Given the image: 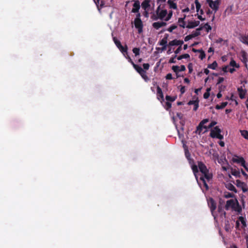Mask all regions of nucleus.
<instances>
[{"instance_id":"dca6fc26","label":"nucleus","mask_w":248,"mask_h":248,"mask_svg":"<svg viewBox=\"0 0 248 248\" xmlns=\"http://www.w3.org/2000/svg\"><path fill=\"white\" fill-rule=\"evenodd\" d=\"M172 69L174 72H175L177 74L178 72L184 71L186 70V67L183 65H181L180 67L177 65H174L172 66Z\"/></svg>"},{"instance_id":"c03bdc74","label":"nucleus","mask_w":248,"mask_h":248,"mask_svg":"<svg viewBox=\"0 0 248 248\" xmlns=\"http://www.w3.org/2000/svg\"><path fill=\"white\" fill-rule=\"evenodd\" d=\"M166 99L168 101L173 102V101L175 100V98L173 97H171V96H169V95H167V96H166Z\"/></svg>"},{"instance_id":"79ce46f5","label":"nucleus","mask_w":248,"mask_h":248,"mask_svg":"<svg viewBox=\"0 0 248 248\" xmlns=\"http://www.w3.org/2000/svg\"><path fill=\"white\" fill-rule=\"evenodd\" d=\"M202 27L205 29L207 32H209L212 30V27L208 23H206Z\"/></svg>"},{"instance_id":"e433bc0d","label":"nucleus","mask_w":248,"mask_h":248,"mask_svg":"<svg viewBox=\"0 0 248 248\" xmlns=\"http://www.w3.org/2000/svg\"><path fill=\"white\" fill-rule=\"evenodd\" d=\"M232 174L233 176H235L236 177H239L240 176V172L239 170H237L235 169L232 170Z\"/></svg>"},{"instance_id":"864d4df0","label":"nucleus","mask_w":248,"mask_h":248,"mask_svg":"<svg viewBox=\"0 0 248 248\" xmlns=\"http://www.w3.org/2000/svg\"><path fill=\"white\" fill-rule=\"evenodd\" d=\"M166 109L167 110H168L171 107V104L170 102H167L166 103Z\"/></svg>"},{"instance_id":"ea45409f","label":"nucleus","mask_w":248,"mask_h":248,"mask_svg":"<svg viewBox=\"0 0 248 248\" xmlns=\"http://www.w3.org/2000/svg\"><path fill=\"white\" fill-rule=\"evenodd\" d=\"M224 196L226 198H233L234 195L230 192H225Z\"/></svg>"},{"instance_id":"0eeeda50","label":"nucleus","mask_w":248,"mask_h":248,"mask_svg":"<svg viewBox=\"0 0 248 248\" xmlns=\"http://www.w3.org/2000/svg\"><path fill=\"white\" fill-rule=\"evenodd\" d=\"M208 205L210 209L212 215H213L214 212L217 208V205L213 198H210L208 200Z\"/></svg>"},{"instance_id":"5701e85b","label":"nucleus","mask_w":248,"mask_h":248,"mask_svg":"<svg viewBox=\"0 0 248 248\" xmlns=\"http://www.w3.org/2000/svg\"><path fill=\"white\" fill-rule=\"evenodd\" d=\"M226 187L229 190L233 191L235 193H237V191L235 186L232 184H228L226 186Z\"/></svg>"},{"instance_id":"ddd939ff","label":"nucleus","mask_w":248,"mask_h":248,"mask_svg":"<svg viewBox=\"0 0 248 248\" xmlns=\"http://www.w3.org/2000/svg\"><path fill=\"white\" fill-rule=\"evenodd\" d=\"M237 91L239 93V97L241 99L245 98L247 93L246 90L244 89L242 87H240L237 89Z\"/></svg>"},{"instance_id":"6e6552de","label":"nucleus","mask_w":248,"mask_h":248,"mask_svg":"<svg viewBox=\"0 0 248 248\" xmlns=\"http://www.w3.org/2000/svg\"><path fill=\"white\" fill-rule=\"evenodd\" d=\"M135 27L138 29V32L140 33L142 32L143 24L141 20H134Z\"/></svg>"},{"instance_id":"09e8293b","label":"nucleus","mask_w":248,"mask_h":248,"mask_svg":"<svg viewBox=\"0 0 248 248\" xmlns=\"http://www.w3.org/2000/svg\"><path fill=\"white\" fill-rule=\"evenodd\" d=\"M177 28V26L175 25H171L170 26L169 29H168V31L169 32H172L174 30H175Z\"/></svg>"},{"instance_id":"6ab92c4d","label":"nucleus","mask_w":248,"mask_h":248,"mask_svg":"<svg viewBox=\"0 0 248 248\" xmlns=\"http://www.w3.org/2000/svg\"><path fill=\"white\" fill-rule=\"evenodd\" d=\"M232 209L236 212H240L242 210L241 206L239 205L238 202L237 200H236L235 202L233 205Z\"/></svg>"},{"instance_id":"2eb2a0df","label":"nucleus","mask_w":248,"mask_h":248,"mask_svg":"<svg viewBox=\"0 0 248 248\" xmlns=\"http://www.w3.org/2000/svg\"><path fill=\"white\" fill-rule=\"evenodd\" d=\"M187 104L188 105H194L193 110L196 111L199 107V100L197 98L195 100L189 101Z\"/></svg>"},{"instance_id":"69168bd1","label":"nucleus","mask_w":248,"mask_h":248,"mask_svg":"<svg viewBox=\"0 0 248 248\" xmlns=\"http://www.w3.org/2000/svg\"><path fill=\"white\" fill-rule=\"evenodd\" d=\"M235 69L234 68H230L229 67V68L228 69V72H230L231 73H232L235 71Z\"/></svg>"},{"instance_id":"7c9ffc66","label":"nucleus","mask_w":248,"mask_h":248,"mask_svg":"<svg viewBox=\"0 0 248 248\" xmlns=\"http://www.w3.org/2000/svg\"><path fill=\"white\" fill-rule=\"evenodd\" d=\"M192 169L194 173L196 179L198 180V176L197 174L198 172V167L196 165H193L192 167Z\"/></svg>"},{"instance_id":"2f4dec72","label":"nucleus","mask_w":248,"mask_h":248,"mask_svg":"<svg viewBox=\"0 0 248 248\" xmlns=\"http://www.w3.org/2000/svg\"><path fill=\"white\" fill-rule=\"evenodd\" d=\"M240 133L242 137L248 140V131L245 130H240Z\"/></svg>"},{"instance_id":"bb28decb","label":"nucleus","mask_w":248,"mask_h":248,"mask_svg":"<svg viewBox=\"0 0 248 248\" xmlns=\"http://www.w3.org/2000/svg\"><path fill=\"white\" fill-rule=\"evenodd\" d=\"M238 220L242 224L243 228H245L247 226L246 219L244 217L242 216L239 217H238Z\"/></svg>"},{"instance_id":"338daca9","label":"nucleus","mask_w":248,"mask_h":248,"mask_svg":"<svg viewBox=\"0 0 248 248\" xmlns=\"http://www.w3.org/2000/svg\"><path fill=\"white\" fill-rule=\"evenodd\" d=\"M240 161H241V162L240 163V164L241 165V166L243 167L244 165H245L246 162L244 158L243 159H240Z\"/></svg>"},{"instance_id":"4468645a","label":"nucleus","mask_w":248,"mask_h":248,"mask_svg":"<svg viewBox=\"0 0 248 248\" xmlns=\"http://www.w3.org/2000/svg\"><path fill=\"white\" fill-rule=\"evenodd\" d=\"M184 42L183 40L174 39L171 41H170L169 43V46H182Z\"/></svg>"},{"instance_id":"4c0bfd02","label":"nucleus","mask_w":248,"mask_h":248,"mask_svg":"<svg viewBox=\"0 0 248 248\" xmlns=\"http://www.w3.org/2000/svg\"><path fill=\"white\" fill-rule=\"evenodd\" d=\"M189 55L188 54H183V55H182L181 56H179L178 58H177V59L178 60H181L183 59H187V58H189Z\"/></svg>"},{"instance_id":"cd10ccee","label":"nucleus","mask_w":248,"mask_h":248,"mask_svg":"<svg viewBox=\"0 0 248 248\" xmlns=\"http://www.w3.org/2000/svg\"><path fill=\"white\" fill-rule=\"evenodd\" d=\"M225 230L226 232H229L231 230V227L230 225L229 221L228 220H226L225 222Z\"/></svg>"},{"instance_id":"a211bd4d","label":"nucleus","mask_w":248,"mask_h":248,"mask_svg":"<svg viewBox=\"0 0 248 248\" xmlns=\"http://www.w3.org/2000/svg\"><path fill=\"white\" fill-rule=\"evenodd\" d=\"M203 27H201L199 28H197L195 31H193L191 34L189 35V36H190L192 38H194L197 37L200 35V31L202 30Z\"/></svg>"},{"instance_id":"3c124183","label":"nucleus","mask_w":248,"mask_h":248,"mask_svg":"<svg viewBox=\"0 0 248 248\" xmlns=\"http://www.w3.org/2000/svg\"><path fill=\"white\" fill-rule=\"evenodd\" d=\"M227 104L228 103L227 102L221 103V104L220 105L221 109L224 108L227 106Z\"/></svg>"},{"instance_id":"c756f323","label":"nucleus","mask_w":248,"mask_h":248,"mask_svg":"<svg viewBox=\"0 0 248 248\" xmlns=\"http://www.w3.org/2000/svg\"><path fill=\"white\" fill-rule=\"evenodd\" d=\"M121 52L124 54V53H127V46H123L121 45L120 46L118 47Z\"/></svg>"},{"instance_id":"aec40b11","label":"nucleus","mask_w":248,"mask_h":248,"mask_svg":"<svg viewBox=\"0 0 248 248\" xmlns=\"http://www.w3.org/2000/svg\"><path fill=\"white\" fill-rule=\"evenodd\" d=\"M167 4L170 9H176L177 8L176 3L174 2V0H168Z\"/></svg>"},{"instance_id":"603ef678","label":"nucleus","mask_w":248,"mask_h":248,"mask_svg":"<svg viewBox=\"0 0 248 248\" xmlns=\"http://www.w3.org/2000/svg\"><path fill=\"white\" fill-rule=\"evenodd\" d=\"M166 78L167 79H172V77L171 74H170V73L168 74L166 76Z\"/></svg>"},{"instance_id":"423d86ee","label":"nucleus","mask_w":248,"mask_h":248,"mask_svg":"<svg viewBox=\"0 0 248 248\" xmlns=\"http://www.w3.org/2000/svg\"><path fill=\"white\" fill-rule=\"evenodd\" d=\"M235 184L237 186L242 188L243 192H246L248 191V185L245 183L241 182L239 180H236Z\"/></svg>"},{"instance_id":"052dcab7","label":"nucleus","mask_w":248,"mask_h":248,"mask_svg":"<svg viewBox=\"0 0 248 248\" xmlns=\"http://www.w3.org/2000/svg\"><path fill=\"white\" fill-rule=\"evenodd\" d=\"M229 68V66H225L224 67H223V71L224 72H228Z\"/></svg>"},{"instance_id":"e2e57ef3","label":"nucleus","mask_w":248,"mask_h":248,"mask_svg":"<svg viewBox=\"0 0 248 248\" xmlns=\"http://www.w3.org/2000/svg\"><path fill=\"white\" fill-rule=\"evenodd\" d=\"M176 57V55H175L174 58H171V59H170V60H169V63H175V61H174V59Z\"/></svg>"},{"instance_id":"680f3d73","label":"nucleus","mask_w":248,"mask_h":248,"mask_svg":"<svg viewBox=\"0 0 248 248\" xmlns=\"http://www.w3.org/2000/svg\"><path fill=\"white\" fill-rule=\"evenodd\" d=\"M149 11H145L144 10V12H143V15L146 17H148V16H149Z\"/></svg>"},{"instance_id":"f257e3e1","label":"nucleus","mask_w":248,"mask_h":248,"mask_svg":"<svg viewBox=\"0 0 248 248\" xmlns=\"http://www.w3.org/2000/svg\"><path fill=\"white\" fill-rule=\"evenodd\" d=\"M172 11L170 10L168 12L167 9L161 7L159 6L155 13H154L151 16V18L153 20H157L160 19L164 21H168L170 19L172 16Z\"/></svg>"},{"instance_id":"7ed1b4c3","label":"nucleus","mask_w":248,"mask_h":248,"mask_svg":"<svg viewBox=\"0 0 248 248\" xmlns=\"http://www.w3.org/2000/svg\"><path fill=\"white\" fill-rule=\"evenodd\" d=\"M209 122L208 119H205L202 120L200 124H199L198 126L197 127V129L196 131V133L197 134H198L199 135H200L201 132H202V130L203 128L205 129L206 130H207L208 129H210L213 127L214 125H215L217 123L216 121H212L209 125L207 126L206 125H204L205 124L208 123Z\"/></svg>"},{"instance_id":"412c9836","label":"nucleus","mask_w":248,"mask_h":248,"mask_svg":"<svg viewBox=\"0 0 248 248\" xmlns=\"http://www.w3.org/2000/svg\"><path fill=\"white\" fill-rule=\"evenodd\" d=\"M193 51L194 52H199L200 53V56H199V58L201 59V60H203V59H204L205 58V52H204L203 50H202V49H193Z\"/></svg>"},{"instance_id":"774afa93","label":"nucleus","mask_w":248,"mask_h":248,"mask_svg":"<svg viewBox=\"0 0 248 248\" xmlns=\"http://www.w3.org/2000/svg\"><path fill=\"white\" fill-rule=\"evenodd\" d=\"M242 174L244 175V176L246 177V179H248V175H247V174L244 171L242 170Z\"/></svg>"},{"instance_id":"c9c22d12","label":"nucleus","mask_w":248,"mask_h":248,"mask_svg":"<svg viewBox=\"0 0 248 248\" xmlns=\"http://www.w3.org/2000/svg\"><path fill=\"white\" fill-rule=\"evenodd\" d=\"M195 3L196 5V11L197 12H198L201 9V5L198 1V0H195Z\"/></svg>"},{"instance_id":"de8ad7c7","label":"nucleus","mask_w":248,"mask_h":248,"mask_svg":"<svg viewBox=\"0 0 248 248\" xmlns=\"http://www.w3.org/2000/svg\"><path fill=\"white\" fill-rule=\"evenodd\" d=\"M218 211L219 213H221V215H223L225 217V216H226V212L222 210V207L221 206H219L218 207Z\"/></svg>"},{"instance_id":"393cba45","label":"nucleus","mask_w":248,"mask_h":248,"mask_svg":"<svg viewBox=\"0 0 248 248\" xmlns=\"http://www.w3.org/2000/svg\"><path fill=\"white\" fill-rule=\"evenodd\" d=\"M186 16H184V17L180 18L178 19V23L179 24V26L181 27L185 28L186 26L185 22L184 21V19L186 18Z\"/></svg>"},{"instance_id":"473e14b6","label":"nucleus","mask_w":248,"mask_h":248,"mask_svg":"<svg viewBox=\"0 0 248 248\" xmlns=\"http://www.w3.org/2000/svg\"><path fill=\"white\" fill-rule=\"evenodd\" d=\"M133 67L139 74H140L142 71L144 70V69H143L141 67L136 64H134Z\"/></svg>"},{"instance_id":"5fc2aeb1","label":"nucleus","mask_w":248,"mask_h":248,"mask_svg":"<svg viewBox=\"0 0 248 248\" xmlns=\"http://www.w3.org/2000/svg\"><path fill=\"white\" fill-rule=\"evenodd\" d=\"M210 96V93L205 92L203 94V97L205 99H207Z\"/></svg>"},{"instance_id":"1a4fd4ad","label":"nucleus","mask_w":248,"mask_h":248,"mask_svg":"<svg viewBox=\"0 0 248 248\" xmlns=\"http://www.w3.org/2000/svg\"><path fill=\"white\" fill-rule=\"evenodd\" d=\"M166 22V21H163V20L162 21L155 22L153 23L152 26L155 29L158 30L160 28L166 26L167 23Z\"/></svg>"},{"instance_id":"58836bf2","label":"nucleus","mask_w":248,"mask_h":248,"mask_svg":"<svg viewBox=\"0 0 248 248\" xmlns=\"http://www.w3.org/2000/svg\"><path fill=\"white\" fill-rule=\"evenodd\" d=\"M230 65L231 66H232V67H236V68H238L239 67V65L238 64H237L236 63L235 61L234 60H233V59H232L231 60V61L230 62Z\"/></svg>"},{"instance_id":"13d9d810","label":"nucleus","mask_w":248,"mask_h":248,"mask_svg":"<svg viewBox=\"0 0 248 248\" xmlns=\"http://www.w3.org/2000/svg\"><path fill=\"white\" fill-rule=\"evenodd\" d=\"M137 13V15H136V17L135 18V20H141L140 19V14L139 13V12L138 13Z\"/></svg>"},{"instance_id":"49530a36","label":"nucleus","mask_w":248,"mask_h":248,"mask_svg":"<svg viewBox=\"0 0 248 248\" xmlns=\"http://www.w3.org/2000/svg\"><path fill=\"white\" fill-rule=\"evenodd\" d=\"M96 5L98 7V5H100L101 7H102L104 5V3L102 1H101L100 3V1L101 0H93Z\"/></svg>"},{"instance_id":"bf43d9fd","label":"nucleus","mask_w":248,"mask_h":248,"mask_svg":"<svg viewBox=\"0 0 248 248\" xmlns=\"http://www.w3.org/2000/svg\"><path fill=\"white\" fill-rule=\"evenodd\" d=\"M126 58L128 60V61L132 64L133 66H134V64H135L129 56H128L126 57Z\"/></svg>"},{"instance_id":"0e129e2a","label":"nucleus","mask_w":248,"mask_h":248,"mask_svg":"<svg viewBox=\"0 0 248 248\" xmlns=\"http://www.w3.org/2000/svg\"><path fill=\"white\" fill-rule=\"evenodd\" d=\"M180 92L182 94L185 92V87L184 86H182L181 87Z\"/></svg>"},{"instance_id":"6e6d98bb","label":"nucleus","mask_w":248,"mask_h":248,"mask_svg":"<svg viewBox=\"0 0 248 248\" xmlns=\"http://www.w3.org/2000/svg\"><path fill=\"white\" fill-rule=\"evenodd\" d=\"M224 81V78L223 77H219L218 78L217 84H220Z\"/></svg>"},{"instance_id":"20e7f679","label":"nucleus","mask_w":248,"mask_h":248,"mask_svg":"<svg viewBox=\"0 0 248 248\" xmlns=\"http://www.w3.org/2000/svg\"><path fill=\"white\" fill-rule=\"evenodd\" d=\"M221 132L220 129L218 126H216L211 130L210 135L213 138H216L222 140L223 139V136L220 134Z\"/></svg>"},{"instance_id":"b1692460","label":"nucleus","mask_w":248,"mask_h":248,"mask_svg":"<svg viewBox=\"0 0 248 248\" xmlns=\"http://www.w3.org/2000/svg\"><path fill=\"white\" fill-rule=\"evenodd\" d=\"M240 41L248 46V35H242L240 37Z\"/></svg>"},{"instance_id":"39448f33","label":"nucleus","mask_w":248,"mask_h":248,"mask_svg":"<svg viewBox=\"0 0 248 248\" xmlns=\"http://www.w3.org/2000/svg\"><path fill=\"white\" fill-rule=\"evenodd\" d=\"M206 2L209 4L210 7L216 12L219 7L220 1L219 0L213 1L212 0H206Z\"/></svg>"},{"instance_id":"9b49d317","label":"nucleus","mask_w":248,"mask_h":248,"mask_svg":"<svg viewBox=\"0 0 248 248\" xmlns=\"http://www.w3.org/2000/svg\"><path fill=\"white\" fill-rule=\"evenodd\" d=\"M150 2L149 0H144L141 4L142 8L145 11H149L151 7Z\"/></svg>"},{"instance_id":"a18cd8bd","label":"nucleus","mask_w":248,"mask_h":248,"mask_svg":"<svg viewBox=\"0 0 248 248\" xmlns=\"http://www.w3.org/2000/svg\"><path fill=\"white\" fill-rule=\"evenodd\" d=\"M243 159V157H237L236 158H233L232 161L233 162H237V163H240L241 162V161H240V159Z\"/></svg>"},{"instance_id":"a19ab883","label":"nucleus","mask_w":248,"mask_h":248,"mask_svg":"<svg viewBox=\"0 0 248 248\" xmlns=\"http://www.w3.org/2000/svg\"><path fill=\"white\" fill-rule=\"evenodd\" d=\"M133 52L135 54V56H137L140 54V49L137 47H134L133 50Z\"/></svg>"},{"instance_id":"37998d69","label":"nucleus","mask_w":248,"mask_h":248,"mask_svg":"<svg viewBox=\"0 0 248 248\" xmlns=\"http://www.w3.org/2000/svg\"><path fill=\"white\" fill-rule=\"evenodd\" d=\"M113 40L117 47L121 45V42L117 39L116 37H113Z\"/></svg>"},{"instance_id":"4d7b16f0","label":"nucleus","mask_w":248,"mask_h":248,"mask_svg":"<svg viewBox=\"0 0 248 248\" xmlns=\"http://www.w3.org/2000/svg\"><path fill=\"white\" fill-rule=\"evenodd\" d=\"M182 49L181 46H179L177 48V49L174 51L176 54L179 53Z\"/></svg>"},{"instance_id":"f03ea898","label":"nucleus","mask_w":248,"mask_h":248,"mask_svg":"<svg viewBox=\"0 0 248 248\" xmlns=\"http://www.w3.org/2000/svg\"><path fill=\"white\" fill-rule=\"evenodd\" d=\"M198 165L200 171L202 174L200 177V179L202 182L206 189H208V186L206 181H209L212 179V175L209 172L207 167L202 162H199Z\"/></svg>"},{"instance_id":"9d476101","label":"nucleus","mask_w":248,"mask_h":248,"mask_svg":"<svg viewBox=\"0 0 248 248\" xmlns=\"http://www.w3.org/2000/svg\"><path fill=\"white\" fill-rule=\"evenodd\" d=\"M200 22L199 21H188L187 22V25L186 26V27L188 29H192L199 26L200 25Z\"/></svg>"},{"instance_id":"f704fd0d","label":"nucleus","mask_w":248,"mask_h":248,"mask_svg":"<svg viewBox=\"0 0 248 248\" xmlns=\"http://www.w3.org/2000/svg\"><path fill=\"white\" fill-rule=\"evenodd\" d=\"M167 37H164L159 42V45L160 46H167Z\"/></svg>"},{"instance_id":"8fccbe9b","label":"nucleus","mask_w":248,"mask_h":248,"mask_svg":"<svg viewBox=\"0 0 248 248\" xmlns=\"http://www.w3.org/2000/svg\"><path fill=\"white\" fill-rule=\"evenodd\" d=\"M143 69L145 70H148L149 68L150 65L149 63H144L143 64Z\"/></svg>"},{"instance_id":"a878e982","label":"nucleus","mask_w":248,"mask_h":248,"mask_svg":"<svg viewBox=\"0 0 248 248\" xmlns=\"http://www.w3.org/2000/svg\"><path fill=\"white\" fill-rule=\"evenodd\" d=\"M141 77H142V78L146 81H148L149 80V78L148 77V76H147L146 75V71L144 70L143 71H142L140 74H139Z\"/></svg>"},{"instance_id":"4be33fe9","label":"nucleus","mask_w":248,"mask_h":248,"mask_svg":"<svg viewBox=\"0 0 248 248\" xmlns=\"http://www.w3.org/2000/svg\"><path fill=\"white\" fill-rule=\"evenodd\" d=\"M157 94L158 99H159L160 97L161 99H163L164 96L163 92L159 86H157Z\"/></svg>"},{"instance_id":"72a5a7b5","label":"nucleus","mask_w":248,"mask_h":248,"mask_svg":"<svg viewBox=\"0 0 248 248\" xmlns=\"http://www.w3.org/2000/svg\"><path fill=\"white\" fill-rule=\"evenodd\" d=\"M217 66V63L216 61H214L212 63L208 65V68L212 69H216Z\"/></svg>"},{"instance_id":"f8f14e48","label":"nucleus","mask_w":248,"mask_h":248,"mask_svg":"<svg viewBox=\"0 0 248 248\" xmlns=\"http://www.w3.org/2000/svg\"><path fill=\"white\" fill-rule=\"evenodd\" d=\"M140 2L139 0H136L133 5L131 12L134 13H138L140 9Z\"/></svg>"},{"instance_id":"c85d7f7f","label":"nucleus","mask_w":248,"mask_h":248,"mask_svg":"<svg viewBox=\"0 0 248 248\" xmlns=\"http://www.w3.org/2000/svg\"><path fill=\"white\" fill-rule=\"evenodd\" d=\"M242 61L244 62H247V53L245 51L241 52Z\"/></svg>"},{"instance_id":"f3484780","label":"nucleus","mask_w":248,"mask_h":248,"mask_svg":"<svg viewBox=\"0 0 248 248\" xmlns=\"http://www.w3.org/2000/svg\"><path fill=\"white\" fill-rule=\"evenodd\" d=\"M236 200L231 199L230 200H228L226 202V204L225 205V208L226 210H228L230 208H232L233 206V205L236 202Z\"/></svg>"}]
</instances>
